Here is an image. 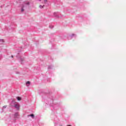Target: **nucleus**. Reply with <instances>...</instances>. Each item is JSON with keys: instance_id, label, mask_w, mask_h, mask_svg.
Segmentation results:
<instances>
[{"instance_id": "7ed1b4c3", "label": "nucleus", "mask_w": 126, "mask_h": 126, "mask_svg": "<svg viewBox=\"0 0 126 126\" xmlns=\"http://www.w3.org/2000/svg\"><path fill=\"white\" fill-rule=\"evenodd\" d=\"M18 101H21V97L18 96L17 97Z\"/></svg>"}, {"instance_id": "9b49d317", "label": "nucleus", "mask_w": 126, "mask_h": 126, "mask_svg": "<svg viewBox=\"0 0 126 126\" xmlns=\"http://www.w3.org/2000/svg\"><path fill=\"white\" fill-rule=\"evenodd\" d=\"M1 41H3V40L1 39Z\"/></svg>"}, {"instance_id": "4468645a", "label": "nucleus", "mask_w": 126, "mask_h": 126, "mask_svg": "<svg viewBox=\"0 0 126 126\" xmlns=\"http://www.w3.org/2000/svg\"><path fill=\"white\" fill-rule=\"evenodd\" d=\"M12 58H13V56H12Z\"/></svg>"}, {"instance_id": "f8f14e48", "label": "nucleus", "mask_w": 126, "mask_h": 126, "mask_svg": "<svg viewBox=\"0 0 126 126\" xmlns=\"http://www.w3.org/2000/svg\"><path fill=\"white\" fill-rule=\"evenodd\" d=\"M67 126H71V125H68Z\"/></svg>"}, {"instance_id": "f257e3e1", "label": "nucleus", "mask_w": 126, "mask_h": 126, "mask_svg": "<svg viewBox=\"0 0 126 126\" xmlns=\"http://www.w3.org/2000/svg\"><path fill=\"white\" fill-rule=\"evenodd\" d=\"M15 108H16V109H17V110L19 109V104H15Z\"/></svg>"}, {"instance_id": "9d476101", "label": "nucleus", "mask_w": 126, "mask_h": 126, "mask_svg": "<svg viewBox=\"0 0 126 126\" xmlns=\"http://www.w3.org/2000/svg\"><path fill=\"white\" fill-rule=\"evenodd\" d=\"M3 108H6V106H3Z\"/></svg>"}, {"instance_id": "ddd939ff", "label": "nucleus", "mask_w": 126, "mask_h": 126, "mask_svg": "<svg viewBox=\"0 0 126 126\" xmlns=\"http://www.w3.org/2000/svg\"><path fill=\"white\" fill-rule=\"evenodd\" d=\"M39 1H41V0H38Z\"/></svg>"}, {"instance_id": "20e7f679", "label": "nucleus", "mask_w": 126, "mask_h": 126, "mask_svg": "<svg viewBox=\"0 0 126 126\" xmlns=\"http://www.w3.org/2000/svg\"><path fill=\"white\" fill-rule=\"evenodd\" d=\"M40 8H43V7H44V5H43V6H42L41 5L39 6Z\"/></svg>"}, {"instance_id": "0eeeda50", "label": "nucleus", "mask_w": 126, "mask_h": 126, "mask_svg": "<svg viewBox=\"0 0 126 126\" xmlns=\"http://www.w3.org/2000/svg\"><path fill=\"white\" fill-rule=\"evenodd\" d=\"M47 3V0H44L43 3Z\"/></svg>"}, {"instance_id": "6e6552de", "label": "nucleus", "mask_w": 126, "mask_h": 126, "mask_svg": "<svg viewBox=\"0 0 126 126\" xmlns=\"http://www.w3.org/2000/svg\"><path fill=\"white\" fill-rule=\"evenodd\" d=\"M24 5H26V3H24Z\"/></svg>"}, {"instance_id": "39448f33", "label": "nucleus", "mask_w": 126, "mask_h": 126, "mask_svg": "<svg viewBox=\"0 0 126 126\" xmlns=\"http://www.w3.org/2000/svg\"><path fill=\"white\" fill-rule=\"evenodd\" d=\"M24 7V6H23L22 7V9H21V11H22V12L24 11V9H23Z\"/></svg>"}, {"instance_id": "1a4fd4ad", "label": "nucleus", "mask_w": 126, "mask_h": 126, "mask_svg": "<svg viewBox=\"0 0 126 126\" xmlns=\"http://www.w3.org/2000/svg\"><path fill=\"white\" fill-rule=\"evenodd\" d=\"M27 4L28 5V4H29V2L27 3Z\"/></svg>"}, {"instance_id": "423d86ee", "label": "nucleus", "mask_w": 126, "mask_h": 126, "mask_svg": "<svg viewBox=\"0 0 126 126\" xmlns=\"http://www.w3.org/2000/svg\"><path fill=\"white\" fill-rule=\"evenodd\" d=\"M28 84H30V81H27L26 82V85H27Z\"/></svg>"}, {"instance_id": "f03ea898", "label": "nucleus", "mask_w": 126, "mask_h": 126, "mask_svg": "<svg viewBox=\"0 0 126 126\" xmlns=\"http://www.w3.org/2000/svg\"><path fill=\"white\" fill-rule=\"evenodd\" d=\"M28 117H32V119H34L35 116H34V114H31L28 115Z\"/></svg>"}]
</instances>
